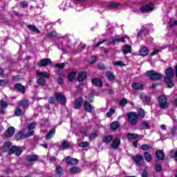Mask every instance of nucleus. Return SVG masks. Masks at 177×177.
Here are the masks:
<instances>
[{"label": "nucleus", "mask_w": 177, "mask_h": 177, "mask_svg": "<svg viewBox=\"0 0 177 177\" xmlns=\"http://www.w3.org/2000/svg\"><path fill=\"white\" fill-rule=\"evenodd\" d=\"M0 107L2 109H6V107H8V102L3 100H0Z\"/></svg>", "instance_id": "44"}, {"label": "nucleus", "mask_w": 177, "mask_h": 177, "mask_svg": "<svg viewBox=\"0 0 177 177\" xmlns=\"http://www.w3.org/2000/svg\"><path fill=\"white\" fill-rule=\"evenodd\" d=\"M15 89L21 92V93H24L26 92V88L21 84H17L15 86Z\"/></svg>", "instance_id": "23"}, {"label": "nucleus", "mask_w": 177, "mask_h": 177, "mask_svg": "<svg viewBox=\"0 0 177 177\" xmlns=\"http://www.w3.org/2000/svg\"><path fill=\"white\" fill-rule=\"evenodd\" d=\"M64 66H66L64 63L55 64V67H58V68H64Z\"/></svg>", "instance_id": "56"}, {"label": "nucleus", "mask_w": 177, "mask_h": 177, "mask_svg": "<svg viewBox=\"0 0 177 177\" xmlns=\"http://www.w3.org/2000/svg\"><path fill=\"white\" fill-rule=\"evenodd\" d=\"M159 106L161 109H168L169 104L168 103V99L164 95H160L158 97Z\"/></svg>", "instance_id": "5"}, {"label": "nucleus", "mask_w": 177, "mask_h": 177, "mask_svg": "<svg viewBox=\"0 0 177 177\" xmlns=\"http://www.w3.org/2000/svg\"><path fill=\"white\" fill-rule=\"evenodd\" d=\"M92 84L93 85H95V86H99L100 88H102V86H103V82L100 79H97V78L93 79Z\"/></svg>", "instance_id": "17"}, {"label": "nucleus", "mask_w": 177, "mask_h": 177, "mask_svg": "<svg viewBox=\"0 0 177 177\" xmlns=\"http://www.w3.org/2000/svg\"><path fill=\"white\" fill-rule=\"evenodd\" d=\"M12 145L10 144V142H6L3 146V151L6 152L9 151L10 150V147Z\"/></svg>", "instance_id": "28"}, {"label": "nucleus", "mask_w": 177, "mask_h": 177, "mask_svg": "<svg viewBox=\"0 0 177 177\" xmlns=\"http://www.w3.org/2000/svg\"><path fill=\"white\" fill-rule=\"evenodd\" d=\"M21 151H23L21 147L12 146L8 153L9 154H13V153H15L16 156H20L21 154Z\"/></svg>", "instance_id": "8"}, {"label": "nucleus", "mask_w": 177, "mask_h": 177, "mask_svg": "<svg viewBox=\"0 0 177 177\" xmlns=\"http://www.w3.org/2000/svg\"><path fill=\"white\" fill-rule=\"evenodd\" d=\"M141 149H142V150L147 151V150H149V149H150V146H149L147 145H143L141 146Z\"/></svg>", "instance_id": "53"}, {"label": "nucleus", "mask_w": 177, "mask_h": 177, "mask_svg": "<svg viewBox=\"0 0 177 177\" xmlns=\"http://www.w3.org/2000/svg\"><path fill=\"white\" fill-rule=\"evenodd\" d=\"M174 26H176V20L174 19H171L169 21V26L174 27Z\"/></svg>", "instance_id": "49"}, {"label": "nucleus", "mask_w": 177, "mask_h": 177, "mask_svg": "<svg viewBox=\"0 0 177 177\" xmlns=\"http://www.w3.org/2000/svg\"><path fill=\"white\" fill-rule=\"evenodd\" d=\"M111 140H113V136H107L102 138V142H104V143H110Z\"/></svg>", "instance_id": "34"}, {"label": "nucleus", "mask_w": 177, "mask_h": 177, "mask_svg": "<svg viewBox=\"0 0 177 177\" xmlns=\"http://www.w3.org/2000/svg\"><path fill=\"white\" fill-rule=\"evenodd\" d=\"M140 55L141 56H147V55H149V48H147V47L142 48L140 50Z\"/></svg>", "instance_id": "29"}, {"label": "nucleus", "mask_w": 177, "mask_h": 177, "mask_svg": "<svg viewBox=\"0 0 177 177\" xmlns=\"http://www.w3.org/2000/svg\"><path fill=\"white\" fill-rule=\"evenodd\" d=\"M27 161L32 162V161H37L38 160V156L37 155H30L27 156L26 158Z\"/></svg>", "instance_id": "30"}, {"label": "nucleus", "mask_w": 177, "mask_h": 177, "mask_svg": "<svg viewBox=\"0 0 177 177\" xmlns=\"http://www.w3.org/2000/svg\"><path fill=\"white\" fill-rule=\"evenodd\" d=\"M82 106V98H78L75 102V109H78Z\"/></svg>", "instance_id": "26"}, {"label": "nucleus", "mask_w": 177, "mask_h": 177, "mask_svg": "<svg viewBox=\"0 0 177 177\" xmlns=\"http://www.w3.org/2000/svg\"><path fill=\"white\" fill-rule=\"evenodd\" d=\"M133 160L137 165H140V163L142 162V161H143V156L140 155H137L133 157Z\"/></svg>", "instance_id": "18"}, {"label": "nucleus", "mask_w": 177, "mask_h": 177, "mask_svg": "<svg viewBox=\"0 0 177 177\" xmlns=\"http://www.w3.org/2000/svg\"><path fill=\"white\" fill-rule=\"evenodd\" d=\"M65 161L66 164H70L71 165H76V164H78V160L71 157H66Z\"/></svg>", "instance_id": "12"}, {"label": "nucleus", "mask_w": 177, "mask_h": 177, "mask_svg": "<svg viewBox=\"0 0 177 177\" xmlns=\"http://www.w3.org/2000/svg\"><path fill=\"white\" fill-rule=\"evenodd\" d=\"M138 115L140 116L141 118H144L145 115H146V113H145V110H143V109H138Z\"/></svg>", "instance_id": "43"}, {"label": "nucleus", "mask_w": 177, "mask_h": 177, "mask_svg": "<svg viewBox=\"0 0 177 177\" xmlns=\"http://www.w3.org/2000/svg\"><path fill=\"white\" fill-rule=\"evenodd\" d=\"M128 121L131 125H136L138 124V117L135 112H130L127 113Z\"/></svg>", "instance_id": "3"}, {"label": "nucleus", "mask_w": 177, "mask_h": 177, "mask_svg": "<svg viewBox=\"0 0 177 177\" xmlns=\"http://www.w3.org/2000/svg\"><path fill=\"white\" fill-rule=\"evenodd\" d=\"M120 5L118 3H111V6L112 8H118V6Z\"/></svg>", "instance_id": "60"}, {"label": "nucleus", "mask_w": 177, "mask_h": 177, "mask_svg": "<svg viewBox=\"0 0 177 177\" xmlns=\"http://www.w3.org/2000/svg\"><path fill=\"white\" fill-rule=\"evenodd\" d=\"M154 8L153 3H149L140 8V12H151Z\"/></svg>", "instance_id": "9"}, {"label": "nucleus", "mask_w": 177, "mask_h": 177, "mask_svg": "<svg viewBox=\"0 0 177 177\" xmlns=\"http://www.w3.org/2000/svg\"><path fill=\"white\" fill-rule=\"evenodd\" d=\"M114 66H125V64H122V62L118 61L113 63Z\"/></svg>", "instance_id": "58"}, {"label": "nucleus", "mask_w": 177, "mask_h": 177, "mask_svg": "<svg viewBox=\"0 0 177 177\" xmlns=\"http://www.w3.org/2000/svg\"><path fill=\"white\" fill-rule=\"evenodd\" d=\"M27 27H28V28H29L32 31H35V32H37V34H39V30H38V28L37 27H35V26H34V25H28Z\"/></svg>", "instance_id": "39"}, {"label": "nucleus", "mask_w": 177, "mask_h": 177, "mask_svg": "<svg viewBox=\"0 0 177 177\" xmlns=\"http://www.w3.org/2000/svg\"><path fill=\"white\" fill-rule=\"evenodd\" d=\"M48 64H52V60L48 58L43 59L39 62V66L40 67H45L46 66H48Z\"/></svg>", "instance_id": "10"}, {"label": "nucleus", "mask_w": 177, "mask_h": 177, "mask_svg": "<svg viewBox=\"0 0 177 177\" xmlns=\"http://www.w3.org/2000/svg\"><path fill=\"white\" fill-rule=\"evenodd\" d=\"M147 77L153 81H157L158 80H161L162 78V75L157 73L156 71H149L146 73Z\"/></svg>", "instance_id": "2"}, {"label": "nucleus", "mask_w": 177, "mask_h": 177, "mask_svg": "<svg viewBox=\"0 0 177 177\" xmlns=\"http://www.w3.org/2000/svg\"><path fill=\"white\" fill-rule=\"evenodd\" d=\"M143 125L144 127H144L145 129H150V127H149V123H147V122H144Z\"/></svg>", "instance_id": "61"}, {"label": "nucleus", "mask_w": 177, "mask_h": 177, "mask_svg": "<svg viewBox=\"0 0 177 177\" xmlns=\"http://www.w3.org/2000/svg\"><path fill=\"white\" fill-rule=\"evenodd\" d=\"M144 157H145L146 161H147V162H150L151 161V154H150V153L145 152L144 153Z\"/></svg>", "instance_id": "37"}, {"label": "nucleus", "mask_w": 177, "mask_h": 177, "mask_svg": "<svg viewBox=\"0 0 177 177\" xmlns=\"http://www.w3.org/2000/svg\"><path fill=\"white\" fill-rule=\"evenodd\" d=\"M48 102H49V103H50L52 104L56 103V97H50Z\"/></svg>", "instance_id": "55"}, {"label": "nucleus", "mask_w": 177, "mask_h": 177, "mask_svg": "<svg viewBox=\"0 0 177 177\" xmlns=\"http://www.w3.org/2000/svg\"><path fill=\"white\" fill-rule=\"evenodd\" d=\"M34 133H35L34 131H31L29 133L21 131L16 134V139L17 140H20V139H24V138H30V136H32Z\"/></svg>", "instance_id": "6"}, {"label": "nucleus", "mask_w": 177, "mask_h": 177, "mask_svg": "<svg viewBox=\"0 0 177 177\" xmlns=\"http://www.w3.org/2000/svg\"><path fill=\"white\" fill-rule=\"evenodd\" d=\"M114 113H115V110H114L113 108H111L109 111L106 113V116L110 118L111 115H113V114H114Z\"/></svg>", "instance_id": "46"}, {"label": "nucleus", "mask_w": 177, "mask_h": 177, "mask_svg": "<svg viewBox=\"0 0 177 177\" xmlns=\"http://www.w3.org/2000/svg\"><path fill=\"white\" fill-rule=\"evenodd\" d=\"M8 84H9L8 80H0V86H4V85H8Z\"/></svg>", "instance_id": "51"}, {"label": "nucleus", "mask_w": 177, "mask_h": 177, "mask_svg": "<svg viewBox=\"0 0 177 177\" xmlns=\"http://www.w3.org/2000/svg\"><path fill=\"white\" fill-rule=\"evenodd\" d=\"M18 106L23 109H27L29 106L28 101L27 100H21L18 102Z\"/></svg>", "instance_id": "16"}, {"label": "nucleus", "mask_w": 177, "mask_h": 177, "mask_svg": "<svg viewBox=\"0 0 177 177\" xmlns=\"http://www.w3.org/2000/svg\"><path fill=\"white\" fill-rule=\"evenodd\" d=\"M156 156L158 160H164L165 158V153L161 150H158L156 152Z\"/></svg>", "instance_id": "22"}, {"label": "nucleus", "mask_w": 177, "mask_h": 177, "mask_svg": "<svg viewBox=\"0 0 177 177\" xmlns=\"http://www.w3.org/2000/svg\"><path fill=\"white\" fill-rule=\"evenodd\" d=\"M161 169H162V168L161 167V165L158 164L156 165V170L157 171V172L161 171Z\"/></svg>", "instance_id": "57"}, {"label": "nucleus", "mask_w": 177, "mask_h": 177, "mask_svg": "<svg viewBox=\"0 0 177 177\" xmlns=\"http://www.w3.org/2000/svg\"><path fill=\"white\" fill-rule=\"evenodd\" d=\"M97 135H99V133L97 131H93L90 135V139H91V140L95 139L97 136Z\"/></svg>", "instance_id": "48"}, {"label": "nucleus", "mask_w": 177, "mask_h": 177, "mask_svg": "<svg viewBox=\"0 0 177 177\" xmlns=\"http://www.w3.org/2000/svg\"><path fill=\"white\" fill-rule=\"evenodd\" d=\"M58 83L59 84H63V78L59 77L58 78Z\"/></svg>", "instance_id": "64"}, {"label": "nucleus", "mask_w": 177, "mask_h": 177, "mask_svg": "<svg viewBox=\"0 0 177 177\" xmlns=\"http://www.w3.org/2000/svg\"><path fill=\"white\" fill-rule=\"evenodd\" d=\"M55 97L61 104H66V97L62 93H55Z\"/></svg>", "instance_id": "7"}, {"label": "nucleus", "mask_w": 177, "mask_h": 177, "mask_svg": "<svg viewBox=\"0 0 177 177\" xmlns=\"http://www.w3.org/2000/svg\"><path fill=\"white\" fill-rule=\"evenodd\" d=\"M147 175H148L147 171L144 170L142 174V177H148Z\"/></svg>", "instance_id": "63"}, {"label": "nucleus", "mask_w": 177, "mask_h": 177, "mask_svg": "<svg viewBox=\"0 0 177 177\" xmlns=\"http://www.w3.org/2000/svg\"><path fill=\"white\" fill-rule=\"evenodd\" d=\"M171 156L172 157V158H174L176 160V161L177 162V151H171L170 152Z\"/></svg>", "instance_id": "47"}, {"label": "nucleus", "mask_w": 177, "mask_h": 177, "mask_svg": "<svg viewBox=\"0 0 177 177\" xmlns=\"http://www.w3.org/2000/svg\"><path fill=\"white\" fill-rule=\"evenodd\" d=\"M56 172L59 176H62L63 175V169L58 166L56 167Z\"/></svg>", "instance_id": "42"}, {"label": "nucleus", "mask_w": 177, "mask_h": 177, "mask_svg": "<svg viewBox=\"0 0 177 177\" xmlns=\"http://www.w3.org/2000/svg\"><path fill=\"white\" fill-rule=\"evenodd\" d=\"M21 8H28V3L26 1H21L19 3Z\"/></svg>", "instance_id": "45"}, {"label": "nucleus", "mask_w": 177, "mask_h": 177, "mask_svg": "<svg viewBox=\"0 0 177 177\" xmlns=\"http://www.w3.org/2000/svg\"><path fill=\"white\" fill-rule=\"evenodd\" d=\"M55 133H56V130H55V129L50 130V131L47 133L46 136V139L47 140H49V139H52V138H53V136H55Z\"/></svg>", "instance_id": "25"}, {"label": "nucleus", "mask_w": 177, "mask_h": 177, "mask_svg": "<svg viewBox=\"0 0 177 177\" xmlns=\"http://www.w3.org/2000/svg\"><path fill=\"white\" fill-rule=\"evenodd\" d=\"M138 136L139 135L136 133H127V139H129V140H132V139H136Z\"/></svg>", "instance_id": "33"}, {"label": "nucleus", "mask_w": 177, "mask_h": 177, "mask_svg": "<svg viewBox=\"0 0 177 177\" xmlns=\"http://www.w3.org/2000/svg\"><path fill=\"white\" fill-rule=\"evenodd\" d=\"M87 75H86V73L85 72H82L80 73H79L78 76H77V81H84V80H86Z\"/></svg>", "instance_id": "24"}, {"label": "nucleus", "mask_w": 177, "mask_h": 177, "mask_svg": "<svg viewBox=\"0 0 177 177\" xmlns=\"http://www.w3.org/2000/svg\"><path fill=\"white\" fill-rule=\"evenodd\" d=\"M120 143L121 141L120 140V138H116L113 139L111 146L113 149H118V147L120 146Z\"/></svg>", "instance_id": "21"}, {"label": "nucleus", "mask_w": 177, "mask_h": 177, "mask_svg": "<svg viewBox=\"0 0 177 177\" xmlns=\"http://www.w3.org/2000/svg\"><path fill=\"white\" fill-rule=\"evenodd\" d=\"M132 88L136 91H143L144 89L143 84L142 83H138V82L133 83Z\"/></svg>", "instance_id": "14"}, {"label": "nucleus", "mask_w": 177, "mask_h": 177, "mask_svg": "<svg viewBox=\"0 0 177 177\" xmlns=\"http://www.w3.org/2000/svg\"><path fill=\"white\" fill-rule=\"evenodd\" d=\"M88 142H81L79 146L80 147H88Z\"/></svg>", "instance_id": "54"}, {"label": "nucleus", "mask_w": 177, "mask_h": 177, "mask_svg": "<svg viewBox=\"0 0 177 177\" xmlns=\"http://www.w3.org/2000/svg\"><path fill=\"white\" fill-rule=\"evenodd\" d=\"M35 127H37L36 122H32L30 124H29L26 129V131H28L26 132V133H30L31 131H33L32 129H35Z\"/></svg>", "instance_id": "19"}, {"label": "nucleus", "mask_w": 177, "mask_h": 177, "mask_svg": "<svg viewBox=\"0 0 177 177\" xmlns=\"http://www.w3.org/2000/svg\"><path fill=\"white\" fill-rule=\"evenodd\" d=\"M39 79L37 80V84L39 85H44L46 82L45 78H49V74L46 72H37Z\"/></svg>", "instance_id": "4"}, {"label": "nucleus", "mask_w": 177, "mask_h": 177, "mask_svg": "<svg viewBox=\"0 0 177 177\" xmlns=\"http://www.w3.org/2000/svg\"><path fill=\"white\" fill-rule=\"evenodd\" d=\"M15 127H10L6 131L5 136H6V138H12V136L15 135Z\"/></svg>", "instance_id": "13"}, {"label": "nucleus", "mask_w": 177, "mask_h": 177, "mask_svg": "<svg viewBox=\"0 0 177 177\" xmlns=\"http://www.w3.org/2000/svg\"><path fill=\"white\" fill-rule=\"evenodd\" d=\"M147 34L149 32V29H147V26H143L142 29L140 30L138 35H142V34Z\"/></svg>", "instance_id": "40"}, {"label": "nucleus", "mask_w": 177, "mask_h": 177, "mask_svg": "<svg viewBox=\"0 0 177 177\" xmlns=\"http://www.w3.org/2000/svg\"><path fill=\"white\" fill-rule=\"evenodd\" d=\"M159 52H161V50H160V49H155V50H153V51L151 53V56H154V55H158V53Z\"/></svg>", "instance_id": "52"}, {"label": "nucleus", "mask_w": 177, "mask_h": 177, "mask_svg": "<svg viewBox=\"0 0 177 177\" xmlns=\"http://www.w3.org/2000/svg\"><path fill=\"white\" fill-rule=\"evenodd\" d=\"M122 50L124 55H128V53H131V52H132V46L130 45H125L122 48Z\"/></svg>", "instance_id": "15"}, {"label": "nucleus", "mask_w": 177, "mask_h": 177, "mask_svg": "<svg viewBox=\"0 0 177 177\" xmlns=\"http://www.w3.org/2000/svg\"><path fill=\"white\" fill-rule=\"evenodd\" d=\"M106 41V40H102L99 41L97 45L95 46V48H97V46H100V45H102V44H104V42Z\"/></svg>", "instance_id": "62"}, {"label": "nucleus", "mask_w": 177, "mask_h": 177, "mask_svg": "<svg viewBox=\"0 0 177 177\" xmlns=\"http://www.w3.org/2000/svg\"><path fill=\"white\" fill-rule=\"evenodd\" d=\"M84 110L88 113H92V110H93V107L88 101L84 102Z\"/></svg>", "instance_id": "20"}, {"label": "nucleus", "mask_w": 177, "mask_h": 177, "mask_svg": "<svg viewBox=\"0 0 177 177\" xmlns=\"http://www.w3.org/2000/svg\"><path fill=\"white\" fill-rule=\"evenodd\" d=\"M176 131H177L176 127L172 128L171 129V135H173V136H175V135H176Z\"/></svg>", "instance_id": "59"}, {"label": "nucleus", "mask_w": 177, "mask_h": 177, "mask_svg": "<svg viewBox=\"0 0 177 177\" xmlns=\"http://www.w3.org/2000/svg\"><path fill=\"white\" fill-rule=\"evenodd\" d=\"M140 97L142 100H143V102H146L147 103H149V102H150V97H147L143 93L140 94Z\"/></svg>", "instance_id": "35"}, {"label": "nucleus", "mask_w": 177, "mask_h": 177, "mask_svg": "<svg viewBox=\"0 0 177 177\" xmlns=\"http://www.w3.org/2000/svg\"><path fill=\"white\" fill-rule=\"evenodd\" d=\"M69 172L71 174H79V172H81V169H80V168L74 166L69 169Z\"/></svg>", "instance_id": "27"}, {"label": "nucleus", "mask_w": 177, "mask_h": 177, "mask_svg": "<svg viewBox=\"0 0 177 177\" xmlns=\"http://www.w3.org/2000/svg\"><path fill=\"white\" fill-rule=\"evenodd\" d=\"M23 113H24L23 111V110H21L20 108H17L15 111V115H17V117L21 115V114H23Z\"/></svg>", "instance_id": "41"}, {"label": "nucleus", "mask_w": 177, "mask_h": 177, "mask_svg": "<svg viewBox=\"0 0 177 177\" xmlns=\"http://www.w3.org/2000/svg\"><path fill=\"white\" fill-rule=\"evenodd\" d=\"M106 76L107 77L108 80H109V81H114L115 78L114 74L109 71L106 73Z\"/></svg>", "instance_id": "32"}, {"label": "nucleus", "mask_w": 177, "mask_h": 177, "mask_svg": "<svg viewBox=\"0 0 177 177\" xmlns=\"http://www.w3.org/2000/svg\"><path fill=\"white\" fill-rule=\"evenodd\" d=\"M119 127H120V123H118V122H113L111 124V129L115 130V129H118Z\"/></svg>", "instance_id": "38"}, {"label": "nucleus", "mask_w": 177, "mask_h": 177, "mask_svg": "<svg viewBox=\"0 0 177 177\" xmlns=\"http://www.w3.org/2000/svg\"><path fill=\"white\" fill-rule=\"evenodd\" d=\"M71 147L70 143L67 141H63L62 146L60 147V150H66V149H69Z\"/></svg>", "instance_id": "31"}, {"label": "nucleus", "mask_w": 177, "mask_h": 177, "mask_svg": "<svg viewBox=\"0 0 177 177\" xmlns=\"http://www.w3.org/2000/svg\"><path fill=\"white\" fill-rule=\"evenodd\" d=\"M75 75H77V73L75 72H71L68 75V80L69 81H74V78H75Z\"/></svg>", "instance_id": "36"}, {"label": "nucleus", "mask_w": 177, "mask_h": 177, "mask_svg": "<svg viewBox=\"0 0 177 177\" xmlns=\"http://www.w3.org/2000/svg\"><path fill=\"white\" fill-rule=\"evenodd\" d=\"M127 103H128V100H127L126 98H124L120 102L119 104H120V106H123L126 105Z\"/></svg>", "instance_id": "50"}, {"label": "nucleus", "mask_w": 177, "mask_h": 177, "mask_svg": "<svg viewBox=\"0 0 177 177\" xmlns=\"http://www.w3.org/2000/svg\"><path fill=\"white\" fill-rule=\"evenodd\" d=\"M174 68H169L165 72V81L169 88H172L174 86V82H172V78H174Z\"/></svg>", "instance_id": "1"}, {"label": "nucleus", "mask_w": 177, "mask_h": 177, "mask_svg": "<svg viewBox=\"0 0 177 177\" xmlns=\"http://www.w3.org/2000/svg\"><path fill=\"white\" fill-rule=\"evenodd\" d=\"M125 39H129V37H128V36H124L122 37H118L116 39H114L111 44H113V45H115V44H118L120 42H127V41Z\"/></svg>", "instance_id": "11"}]
</instances>
